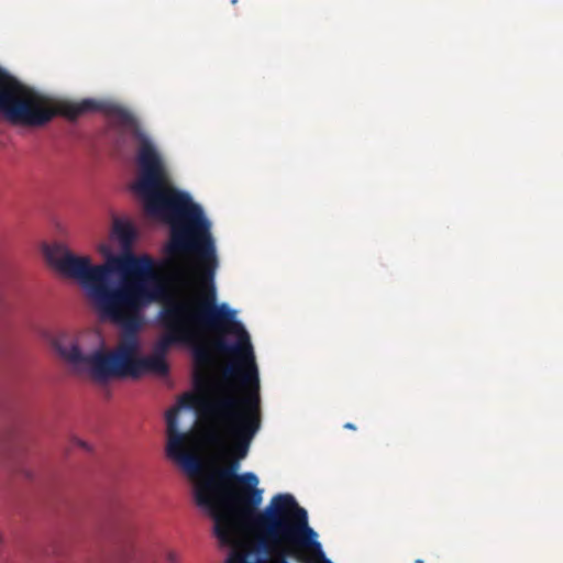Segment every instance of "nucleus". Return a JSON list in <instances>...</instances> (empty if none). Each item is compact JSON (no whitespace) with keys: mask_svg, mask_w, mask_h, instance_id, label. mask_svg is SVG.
Segmentation results:
<instances>
[{"mask_svg":"<svg viewBox=\"0 0 563 563\" xmlns=\"http://www.w3.org/2000/svg\"><path fill=\"white\" fill-rule=\"evenodd\" d=\"M113 233L124 250H129L131 247L135 239V230L131 223L115 220L113 224Z\"/></svg>","mask_w":563,"mask_h":563,"instance_id":"39448f33","label":"nucleus"},{"mask_svg":"<svg viewBox=\"0 0 563 563\" xmlns=\"http://www.w3.org/2000/svg\"><path fill=\"white\" fill-rule=\"evenodd\" d=\"M9 309L8 302L5 301L3 295L0 292V317L3 316Z\"/></svg>","mask_w":563,"mask_h":563,"instance_id":"423d86ee","label":"nucleus"},{"mask_svg":"<svg viewBox=\"0 0 563 563\" xmlns=\"http://www.w3.org/2000/svg\"><path fill=\"white\" fill-rule=\"evenodd\" d=\"M344 428L345 429H350V430H355L356 429V427L353 423H351V422L345 423Z\"/></svg>","mask_w":563,"mask_h":563,"instance_id":"1a4fd4ad","label":"nucleus"},{"mask_svg":"<svg viewBox=\"0 0 563 563\" xmlns=\"http://www.w3.org/2000/svg\"><path fill=\"white\" fill-rule=\"evenodd\" d=\"M166 560L168 563H178V556L173 551H170L166 554Z\"/></svg>","mask_w":563,"mask_h":563,"instance_id":"0eeeda50","label":"nucleus"},{"mask_svg":"<svg viewBox=\"0 0 563 563\" xmlns=\"http://www.w3.org/2000/svg\"><path fill=\"white\" fill-rule=\"evenodd\" d=\"M103 112L114 120L119 134L131 132L139 143V176L133 190L143 201L145 213L170 228L166 253L175 257V186L155 145L126 109L95 99L62 102L52 107L48 100L0 67V113L13 124L42 126L59 114L76 120L90 112Z\"/></svg>","mask_w":563,"mask_h":563,"instance_id":"7ed1b4c3","label":"nucleus"},{"mask_svg":"<svg viewBox=\"0 0 563 563\" xmlns=\"http://www.w3.org/2000/svg\"><path fill=\"white\" fill-rule=\"evenodd\" d=\"M45 255L59 273L80 284L103 318L122 328L111 351L89 350L90 334L59 339L56 349L75 372L99 383L148 373L164 376L169 369L165 356L174 345L190 347L195 367L201 372L212 366L213 352L239 361L227 365L222 375L240 378L247 386L245 394L221 384L208 395L187 399L210 426L213 441L229 440L238 457H246L262 424L260 378L250 335L235 320V311L225 303L216 305L213 289L210 298L200 301L163 298L165 287L150 256L126 253L92 265L90 257L76 256L63 244L47 246Z\"/></svg>","mask_w":563,"mask_h":563,"instance_id":"f257e3e1","label":"nucleus"},{"mask_svg":"<svg viewBox=\"0 0 563 563\" xmlns=\"http://www.w3.org/2000/svg\"><path fill=\"white\" fill-rule=\"evenodd\" d=\"M75 443H76L78 446H80V448H82V449H85V450H87V451H89V450H90L89 445H88L86 442H84V441H81V440H79V439H76V440H75Z\"/></svg>","mask_w":563,"mask_h":563,"instance_id":"6e6552de","label":"nucleus"},{"mask_svg":"<svg viewBox=\"0 0 563 563\" xmlns=\"http://www.w3.org/2000/svg\"><path fill=\"white\" fill-rule=\"evenodd\" d=\"M306 525L307 530H309L312 547L307 548H298L295 551L298 552L299 559H294L298 563H332L329 559H327L322 545L318 540V533L309 526L308 512L306 511L302 525Z\"/></svg>","mask_w":563,"mask_h":563,"instance_id":"20e7f679","label":"nucleus"},{"mask_svg":"<svg viewBox=\"0 0 563 563\" xmlns=\"http://www.w3.org/2000/svg\"><path fill=\"white\" fill-rule=\"evenodd\" d=\"M178 407L166 412V454L189 478L197 479L195 500L214 521L220 544L231 548L225 563H289L300 558L296 549L313 545L302 525L306 509L292 495H275L257 510L263 499L258 478L251 472L236 474L244 457H238L231 445L229 465L205 473L202 459L189 449L190 435L178 430Z\"/></svg>","mask_w":563,"mask_h":563,"instance_id":"f03ea898","label":"nucleus"}]
</instances>
